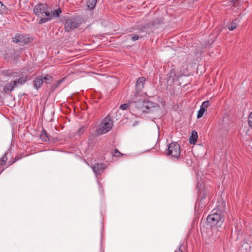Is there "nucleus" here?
Masks as SVG:
<instances>
[{"mask_svg": "<svg viewBox=\"0 0 252 252\" xmlns=\"http://www.w3.org/2000/svg\"><path fill=\"white\" fill-rule=\"evenodd\" d=\"M33 12L35 15L40 18L38 23L41 25L50 21L54 17H59L62 10L59 8L55 11H52L47 4L39 3L34 6Z\"/></svg>", "mask_w": 252, "mask_h": 252, "instance_id": "obj_1", "label": "nucleus"}, {"mask_svg": "<svg viewBox=\"0 0 252 252\" xmlns=\"http://www.w3.org/2000/svg\"><path fill=\"white\" fill-rule=\"evenodd\" d=\"M157 105L155 103L140 99L130 102V108L138 114L153 111V109Z\"/></svg>", "mask_w": 252, "mask_h": 252, "instance_id": "obj_2", "label": "nucleus"}, {"mask_svg": "<svg viewBox=\"0 0 252 252\" xmlns=\"http://www.w3.org/2000/svg\"><path fill=\"white\" fill-rule=\"evenodd\" d=\"M113 126V121L110 116L107 115L97 126L96 132L99 135L105 134L110 131Z\"/></svg>", "mask_w": 252, "mask_h": 252, "instance_id": "obj_3", "label": "nucleus"}, {"mask_svg": "<svg viewBox=\"0 0 252 252\" xmlns=\"http://www.w3.org/2000/svg\"><path fill=\"white\" fill-rule=\"evenodd\" d=\"M223 221V217L220 213H214L207 218V224L211 228L220 227Z\"/></svg>", "mask_w": 252, "mask_h": 252, "instance_id": "obj_4", "label": "nucleus"}, {"mask_svg": "<svg viewBox=\"0 0 252 252\" xmlns=\"http://www.w3.org/2000/svg\"><path fill=\"white\" fill-rule=\"evenodd\" d=\"M81 24V21L78 17L69 18L64 23V28L66 32H69L72 30L79 27Z\"/></svg>", "mask_w": 252, "mask_h": 252, "instance_id": "obj_5", "label": "nucleus"}, {"mask_svg": "<svg viewBox=\"0 0 252 252\" xmlns=\"http://www.w3.org/2000/svg\"><path fill=\"white\" fill-rule=\"evenodd\" d=\"M181 154V148L177 142H172L168 145L167 155L178 158Z\"/></svg>", "mask_w": 252, "mask_h": 252, "instance_id": "obj_6", "label": "nucleus"}, {"mask_svg": "<svg viewBox=\"0 0 252 252\" xmlns=\"http://www.w3.org/2000/svg\"><path fill=\"white\" fill-rule=\"evenodd\" d=\"M12 41L15 43H19L20 45L22 46L29 43L30 38L21 34H17L13 37Z\"/></svg>", "mask_w": 252, "mask_h": 252, "instance_id": "obj_7", "label": "nucleus"}, {"mask_svg": "<svg viewBox=\"0 0 252 252\" xmlns=\"http://www.w3.org/2000/svg\"><path fill=\"white\" fill-rule=\"evenodd\" d=\"M162 23V20L161 19H155L149 23L142 25L143 29H150L155 30L158 28V26Z\"/></svg>", "mask_w": 252, "mask_h": 252, "instance_id": "obj_8", "label": "nucleus"}, {"mask_svg": "<svg viewBox=\"0 0 252 252\" xmlns=\"http://www.w3.org/2000/svg\"><path fill=\"white\" fill-rule=\"evenodd\" d=\"M4 75L6 76H13L14 78L18 77V78H16V80L18 82V84L19 86L23 85L28 80V76L23 75L21 77L20 76L19 74L17 73L12 72L11 74L8 73H4Z\"/></svg>", "mask_w": 252, "mask_h": 252, "instance_id": "obj_9", "label": "nucleus"}, {"mask_svg": "<svg viewBox=\"0 0 252 252\" xmlns=\"http://www.w3.org/2000/svg\"><path fill=\"white\" fill-rule=\"evenodd\" d=\"M146 79L144 77H141L137 79L135 89L137 93L141 92L144 87Z\"/></svg>", "mask_w": 252, "mask_h": 252, "instance_id": "obj_10", "label": "nucleus"}, {"mask_svg": "<svg viewBox=\"0 0 252 252\" xmlns=\"http://www.w3.org/2000/svg\"><path fill=\"white\" fill-rule=\"evenodd\" d=\"M93 171L95 175L98 176L105 169L103 164L97 163L92 166Z\"/></svg>", "mask_w": 252, "mask_h": 252, "instance_id": "obj_11", "label": "nucleus"}, {"mask_svg": "<svg viewBox=\"0 0 252 252\" xmlns=\"http://www.w3.org/2000/svg\"><path fill=\"white\" fill-rule=\"evenodd\" d=\"M43 83V80L42 76H40L36 78L34 80L33 86L37 90H38L42 86Z\"/></svg>", "mask_w": 252, "mask_h": 252, "instance_id": "obj_12", "label": "nucleus"}, {"mask_svg": "<svg viewBox=\"0 0 252 252\" xmlns=\"http://www.w3.org/2000/svg\"><path fill=\"white\" fill-rule=\"evenodd\" d=\"M14 88L15 87L10 82L4 86L3 88V92L5 94H8L10 92L12 91Z\"/></svg>", "mask_w": 252, "mask_h": 252, "instance_id": "obj_13", "label": "nucleus"}, {"mask_svg": "<svg viewBox=\"0 0 252 252\" xmlns=\"http://www.w3.org/2000/svg\"><path fill=\"white\" fill-rule=\"evenodd\" d=\"M40 137L43 142H47L50 140L49 136L45 129L41 131Z\"/></svg>", "mask_w": 252, "mask_h": 252, "instance_id": "obj_14", "label": "nucleus"}, {"mask_svg": "<svg viewBox=\"0 0 252 252\" xmlns=\"http://www.w3.org/2000/svg\"><path fill=\"white\" fill-rule=\"evenodd\" d=\"M197 137V132L195 130L192 131L191 135L189 137V143L191 144H194L196 142Z\"/></svg>", "mask_w": 252, "mask_h": 252, "instance_id": "obj_15", "label": "nucleus"}, {"mask_svg": "<svg viewBox=\"0 0 252 252\" xmlns=\"http://www.w3.org/2000/svg\"><path fill=\"white\" fill-rule=\"evenodd\" d=\"M42 78L43 80L47 84L51 83L53 80V77L49 74H46L44 77L42 76Z\"/></svg>", "mask_w": 252, "mask_h": 252, "instance_id": "obj_16", "label": "nucleus"}, {"mask_svg": "<svg viewBox=\"0 0 252 252\" xmlns=\"http://www.w3.org/2000/svg\"><path fill=\"white\" fill-rule=\"evenodd\" d=\"M97 0H88L87 4L88 7L91 9H93L96 5Z\"/></svg>", "mask_w": 252, "mask_h": 252, "instance_id": "obj_17", "label": "nucleus"}, {"mask_svg": "<svg viewBox=\"0 0 252 252\" xmlns=\"http://www.w3.org/2000/svg\"><path fill=\"white\" fill-rule=\"evenodd\" d=\"M237 19H235L228 26L229 30L232 31L236 29L237 26Z\"/></svg>", "mask_w": 252, "mask_h": 252, "instance_id": "obj_18", "label": "nucleus"}, {"mask_svg": "<svg viewBox=\"0 0 252 252\" xmlns=\"http://www.w3.org/2000/svg\"><path fill=\"white\" fill-rule=\"evenodd\" d=\"M175 76V72L174 69H171L169 73L167 74L168 80L173 81L174 80V77Z\"/></svg>", "mask_w": 252, "mask_h": 252, "instance_id": "obj_19", "label": "nucleus"}, {"mask_svg": "<svg viewBox=\"0 0 252 252\" xmlns=\"http://www.w3.org/2000/svg\"><path fill=\"white\" fill-rule=\"evenodd\" d=\"M129 37H130L131 40L133 41H136L139 39L142 38L143 36L141 35H137L136 34H132L128 35Z\"/></svg>", "mask_w": 252, "mask_h": 252, "instance_id": "obj_20", "label": "nucleus"}, {"mask_svg": "<svg viewBox=\"0 0 252 252\" xmlns=\"http://www.w3.org/2000/svg\"><path fill=\"white\" fill-rule=\"evenodd\" d=\"M6 7L0 1V14L6 13Z\"/></svg>", "mask_w": 252, "mask_h": 252, "instance_id": "obj_21", "label": "nucleus"}, {"mask_svg": "<svg viewBox=\"0 0 252 252\" xmlns=\"http://www.w3.org/2000/svg\"><path fill=\"white\" fill-rule=\"evenodd\" d=\"M206 109H204V108H202V107H200V109L198 111L197 115V118H201L203 115H204L205 112H206Z\"/></svg>", "mask_w": 252, "mask_h": 252, "instance_id": "obj_22", "label": "nucleus"}, {"mask_svg": "<svg viewBox=\"0 0 252 252\" xmlns=\"http://www.w3.org/2000/svg\"><path fill=\"white\" fill-rule=\"evenodd\" d=\"M63 79H61L60 80H58L56 83L53 84L52 86V88L53 90H55L56 89H57L60 85L63 82Z\"/></svg>", "mask_w": 252, "mask_h": 252, "instance_id": "obj_23", "label": "nucleus"}, {"mask_svg": "<svg viewBox=\"0 0 252 252\" xmlns=\"http://www.w3.org/2000/svg\"><path fill=\"white\" fill-rule=\"evenodd\" d=\"M209 105L210 102L209 101L207 100L203 102L201 105L200 106V107H202V108H204V109H206V110H207V109L209 106Z\"/></svg>", "mask_w": 252, "mask_h": 252, "instance_id": "obj_24", "label": "nucleus"}, {"mask_svg": "<svg viewBox=\"0 0 252 252\" xmlns=\"http://www.w3.org/2000/svg\"><path fill=\"white\" fill-rule=\"evenodd\" d=\"M7 160V157L6 156V153H5L2 156V157L0 159V162L1 165H4L5 164L6 161Z\"/></svg>", "mask_w": 252, "mask_h": 252, "instance_id": "obj_25", "label": "nucleus"}, {"mask_svg": "<svg viewBox=\"0 0 252 252\" xmlns=\"http://www.w3.org/2000/svg\"><path fill=\"white\" fill-rule=\"evenodd\" d=\"M112 155L113 157H119L122 155V154L117 149H115L114 151L112 152Z\"/></svg>", "mask_w": 252, "mask_h": 252, "instance_id": "obj_26", "label": "nucleus"}, {"mask_svg": "<svg viewBox=\"0 0 252 252\" xmlns=\"http://www.w3.org/2000/svg\"><path fill=\"white\" fill-rule=\"evenodd\" d=\"M129 107H130V102L129 103V104L125 103V104L121 105L120 106V109H121L122 110H126L127 109H128Z\"/></svg>", "mask_w": 252, "mask_h": 252, "instance_id": "obj_27", "label": "nucleus"}, {"mask_svg": "<svg viewBox=\"0 0 252 252\" xmlns=\"http://www.w3.org/2000/svg\"><path fill=\"white\" fill-rule=\"evenodd\" d=\"M248 123L250 127L252 128V112L249 116Z\"/></svg>", "mask_w": 252, "mask_h": 252, "instance_id": "obj_28", "label": "nucleus"}, {"mask_svg": "<svg viewBox=\"0 0 252 252\" xmlns=\"http://www.w3.org/2000/svg\"><path fill=\"white\" fill-rule=\"evenodd\" d=\"M11 83L12 84V85L14 86L15 88L18 87L19 85L18 84V82L16 80V79L11 81Z\"/></svg>", "mask_w": 252, "mask_h": 252, "instance_id": "obj_29", "label": "nucleus"}, {"mask_svg": "<svg viewBox=\"0 0 252 252\" xmlns=\"http://www.w3.org/2000/svg\"><path fill=\"white\" fill-rule=\"evenodd\" d=\"M85 127H82L80 128L78 130V134H82L85 131Z\"/></svg>", "mask_w": 252, "mask_h": 252, "instance_id": "obj_30", "label": "nucleus"}, {"mask_svg": "<svg viewBox=\"0 0 252 252\" xmlns=\"http://www.w3.org/2000/svg\"><path fill=\"white\" fill-rule=\"evenodd\" d=\"M206 197V195L204 193H203V194L201 195V193H200L199 194V197H201V199H200V201H202L205 198V197Z\"/></svg>", "mask_w": 252, "mask_h": 252, "instance_id": "obj_31", "label": "nucleus"}]
</instances>
